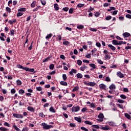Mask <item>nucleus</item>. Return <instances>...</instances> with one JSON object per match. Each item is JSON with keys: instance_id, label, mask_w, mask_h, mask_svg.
Instances as JSON below:
<instances>
[{"instance_id": "680f3d73", "label": "nucleus", "mask_w": 131, "mask_h": 131, "mask_svg": "<svg viewBox=\"0 0 131 131\" xmlns=\"http://www.w3.org/2000/svg\"><path fill=\"white\" fill-rule=\"evenodd\" d=\"M120 98H121V99H126V96H125V95L122 94L120 95Z\"/></svg>"}, {"instance_id": "4c0bfd02", "label": "nucleus", "mask_w": 131, "mask_h": 131, "mask_svg": "<svg viewBox=\"0 0 131 131\" xmlns=\"http://www.w3.org/2000/svg\"><path fill=\"white\" fill-rule=\"evenodd\" d=\"M83 28H84V27H83V25H80L79 26H77L78 29H83Z\"/></svg>"}, {"instance_id": "a211bd4d", "label": "nucleus", "mask_w": 131, "mask_h": 131, "mask_svg": "<svg viewBox=\"0 0 131 131\" xmlns=\"http://www.w3.org/2000/svg\"><path fill=\"white\" fill-rule=\"evenodd\" d=\"M105 60H110L111 59V56L110 54H106L104 56Z\"/></svg>"}, {"instance_id": "f257e3e1", "label": "nucleus", "mask_w": 131, "mask_h": 131, "mask_svg": "<svg viewBox=\"0 0 131 131\" xmlns=\"http://www.w3.org/2000/svg\"><path fill=\"white\" fill-rule=\"evenodd\" d=\"M17 68H19L20 69H23L26 71H29V72H33V71H34V69H30L27 67H23V66H21L20 64H17Z\"/></svg>"}, {"instance_id": "6ab92c4d", "label": "nucleus", "mask_w": 131, "mask_h": 131, "mask_svg": "<svg viewBox=\"0 0 131 131\" xmlns=\"http://www.w3.org/2000/svg\"><path fill=\"white\" fill-rule=\"evenodd\" d=\"M54 6L55 11H59V5H58V4H54Z\"/></svg>"}, {"instance_id": "a18cd8bd", "label": "nucleus", "mask_w": 131, "mask_h": 131, "mask_svg": "<svg viewBox=\"0 0 131 131\" xmlns=\"http://www.w3.org/2000/svg\"><path fill=\"white\" fill-rule=\"evenodd\" d=\"M39 116L40 117H43V118L46 117V116L43 114V113L42 112H41L39 114Z\"/></svg>"}, {"instance_id": "b1692460", "label": "nucleus", "mask_w": 131, "mask_h": 131, "mask_svg": "<svg viewBox=\"0 0 131 131\" xmlns=\"http://www.w3.org/2000/svg\"><path fill=\"white\" fill-rule=\"evenodd\" d=\"M124 116H125V117H126V118H127V119H130V118H131L130 116L128 114H127V113H125V114H124Z\"/></svg>"}, {"instance_id": "774afa93", "label": "nucleus", "mask_w": 131, "mask_h": 131, "mask_svg": "<svg viewBox=\"0 0 131 131\" xmlns=\"http://www.w3.org/2000/svg\"><path fill=\"white\" fill-rule=\"evenodd\" d=\"M11 94H15V93H16V90H15V89H11Z\"/></svg>"}, {"instance_id": "2eb2a0df", "label": "nucleus", "mask_w": 131, "mask_h": 131, "mask_svg": "<svg viewBox=\"0 0 131 131\" xmlns=\"http://www.w3.org/2000/svg\"><path fill=\"white\" fill-rule=\"evenodd\" d=\"M60 83L61 84V85H64V86H67V85H68V83L63 81H60Z\"/></svg>"}, {"instance_id": "a19ab883", "label": "nucleus", "mask_w": 131, "mask_h": 131, "mask_svg": "<svg viewBox=\"0 0 131 131\" xmlns=\"http://www.w3.org/2000/svg\"><path fill=\"white\" fill-rule=\"evenodd\" d=\"M6 11H7V12H8V13H11V8H10V7H7L6 8Z\"/></svg>"}, {"instance_id": "393cba45", "label": "nucleus", "mask_w": 131, "mask_h": 131, "mask_svg": "<svg viewBox=\"0 0 131 131\" xmlns=\"http://www.w3.org/2000/svg\"><path fill=\"white\" fill-rule=\"evenodd\" d=\"M89 65L90 67H92L93 69H96V68H97V66H96L94 63H90Z\"/></svg>"}, {"instance_id": "4d7b16f0", "label": "nucleus", "mask_w": 131, "mask_h": 131, "mask_svg": "<svg viewBox=\"0 0 131 131\" xmlns=\"http://www.w3.org/2000/svg\"><path fill=\"white\" fill-rule=\"evenodd\" d=\"M88 110H89L88 109L87 107H83L82 110H81V112H85V111H88Z\"/></svg>"}, {"instance_id": "052dcab7", "label": "nucleus", "mask_w": 131, "mask_h": 131, "mask_svg": "<svg viewBox=\"0 0 131 131\" xmlns=\"http://www.w3.org/2000/svg\"><path fill=\"white\" fill-rule=\"evenodd\" d=\"M117 105L119 107V108H120L121 109H123V105L121 104H118Z\"/></svg>"}, {"instance_id": "13d9d810", "label": "nucleus", "mask_w": 131, "mask_h": 131, "mask_svg": "<svg viewBox=\"0 0 131 131\" xmlns=\"http://www.w3.org/2000/svg\"><path fill=\"white\" fill-rule=\"evenodd\" d=\"M23 13L22 12H18L17 14V17H21V16H23Z\"/></svg>"}, {"instance_id": "49530a36", "label": "nucleus", "mask_w": 131, "mask_h": 131, "mask_svg": "<svg viewBox=\"0 0 131 131\" xmlns=\"http://www.w3.org/2000/svg\"><path fill=\"white\" fill-rule=\"evenodd\" d=\"M113 107L112 108V109L113 111H117V108H116V106L115 104H113Z\"/></svg>"}, {"instance_id": "f704fd0d", "label": "nucleus", "mask_w": 131, "mask_h": 131, "mask_svg": "<svg viewBox=\"0 0 131 131\" xmlns=\"http://www.w3.org/2000/svg\"><path fill=\"white\" fill-rule=\"evenodd\" d=\"M55 67V65L54 64L52 63L50 65L49 68L51 69V70H54V68Z\"/></svg>"}, {"instance_id": "39448f33", "label": "nucleus", "mask_w": 131, "mask_h": 131, "mask_svg": "<svg viewBox=\"0 0 131 131\" xmlns=\"http://www.w3.org/2000/svg\"><path fill=\"white\" fill-rule=\"evenodd\" d=\"M83 83L85 85H89L90 86H95V85H96V83L95 82L84 81Z\"/></svg>"}, {"instance_id": "e2e57ef3", "label": "nucleus", "mask_w": 131, "mask_h": 131, "mask_svg": "<svg viewBox=\"0 0 131 131\" xmlns=\"http://www.w3.org/2000/svg\"><path fill=\"white\" fill-rule=\"evenodd\" d=\"M103 53L104 54L105 56H106V55L109 54V52L106 50H104Z\"/></svg>"}, {"instance_id": "9d476101", "label": "nucleus", "mask_w": 131, "mask_h": 131, "mask_svg": "<svg viewBox=\"0 0 131 131\" xmlns=\"http://www.w3.org/2000/svg\"><path fill=\"white\" fill-rule=\"evenodd\" d=\"M99 88L100 89H101V90H106V85L104 84H100L99 85Z\"/></svg>"}, {"instance_id": "4468645a", "label": "nucleus", "mask_w": 131, "mask_h": 131, "mask_svg": "<svg viewBox=\"0 0 131 131\" xmlns=\"http://www.w3.org/2000/svg\"><path fill=\"white\" fill-rule=\"evenodd\" d=\"M49 111H50V112H52V113H56V110H55V108L53 106L50 107Z\"/></svg>"}, {"instance_id": "473e14b6", "label": "nucleus", "mask_w": 131, "mask_h": 131, "mask_svg": "<svg viewBox=\"0 0 131 131\" xmlns=\"http://www.w3.org/2000/svg\"><path fill=\"white\" fill-rule=\"evenodd\" d=\"M112 19V16L110 15H108L107 17H105V20L106 21H109V20H111Z\"/></svg>"}, {"instance_id": "ddd939ff", "label": "nucleus", "mask_w": 131, "mask_h": 131, "mask_svg": "<svg viewBox=\"0 0 131 131\" xmlns=\"http://www.w3.org/2000/svg\"><path fill=\"white\" fill-rule=\"evenodd\" d=\"M106 124H108L110 126H114L115 125L114 122H107Z\"/></svg>"}, {"instance_id": "7c9ffc66", "label": "nucleus", "mask_w": 131, "mask_h": 131, "mask_svg": "<svg viewBox=\"0 0 131 131\" xmlns=\"http://www.w3.org/2000/svg\"><path fill=\"white\" fill-rule=\"evenodd\" d=\"M51 60V57H47L45 59V60H43V63H45V62H48Z\"/></svg>"}, {"instance_id": "de8ad7c7", "label": "nucleus", "mask_w": 131, "mask_h": 131, "mask_svg": "<svg viewBox=\"0 0 131 131\" xmlns=\"http://www.w3.org/2000/svg\"><path fill=\"white\" fill-rule=\"evenodd\" d=\"M84 6V4H78L77 5V8H82V7H83Z\"/></svg>"}, {"instance_id": "79ce46f5", "label": "nucleus", "mask_w": 131, "mask_h": 131, "mask_svg": "<svg viewBox=\"0 0 131 131\" xmlns=\"http://www.w3.org/2000/svg\"><path fill=\"white\" fill-rule=\"evenodd\" d=\"M36 4V2L35 1H34L31 4V7L32 8H34L35 7V5Z\"/></svg>"}, {"instance_id": "6e6d98bb", "label": "nucleus", "mask_w": 131, "mask_h": 131, "mask_svg": "<svg viewBox=\"0 0 131 131\" xmlns=\"http://www.w3.org/2000/svg\"><path fill=\"white\" fill-rule=\"evenodd\" d=\"M94 10H95V9L94 8L90 7L89 10H88V12L91 13V12L94 11Z\"/></svg>"}, {"instance_id": "3c124183", "label": "nucleus", "mask_w": 131, "mask_h": 131, "mask_svg": "<svg viewBox=\"0 0 131 131\" xmlns=\"http://www.w3.org/2000/svg\"><path fill=\"white\" fill-rule=\"evenodd\" d=\"M92 127H94V128L99 129V128H100V126H99L98 125H93Z\"/></svg>"}, {"instance_id": "9b49d317", "label": "nucleus", "mask_w": 131, "mask_h": 131, "mask_svg": "<svg viewBox=\"0 0 131 131\" xmlns=\"http://www.w3.org/2000/svg\"><path fill=\"white\" fill-rule=\"evenodd\" d=\"M123 36H124V37H129V36H130V34L127 32H125L123 33Z\"/></svg>"}, {"instance_id": "f03ea898", "label": "nucleus", "mask_w": 131, "mask_h": 131, "mask_svg": "<svg viewBox=\"0 0 131 131\" xmlns=\"http://www.w3.org/2000/svg\"><path fill=\"white\" fill-rule=\"evenodd\" d=\"M41 125L43 126L44 129H50V128H53V127H54V126L52 125H48L46 124V123H42Z\"/></svg>"}, {"instance_id": "c03bdc74", "label": "nucleus", "mask_w": 131, "mask_h": 131, "mask_svg": "<svg viewBox=\"0 0 131 131\" xmlns=\"http://www.w3.org/2000/svg\"><path fill=\"white\" fill-rule=\"evenodd\" d=\"M89 106H90L91 108H96V105L94 103H91Z\"/></svg>"}, {"instance_id": "a878e982", "label": "nucleus", "mask_w": 131, "mask_h": 131, "mask_svg": "<svg viewBox=\"0 0 131 131\" xmlns=\"http://www.w3.org/2000/svg\"><path fill=\"white\" fill-rule=\"evenodd\" d=\"M16 22H17V20L16 19H14V20H9L8 21V23H9V24H14V23H16Z\"/></svg>"}, {"instance_id": "cd10ccee", "label": "nucleus", "mask_w": 131, "mask_h": 131, "mask_svg": "<svg viewBox=\"0 0 131 131\" xmlns=\"http://www.w3.org/2000/svg\"><path fill=\"white\" fill-rule=\"evenodd\" d=\"M62 78L64 81H66V80H67V76L66 75V74H63L62 75Z\"/></svg>"}, {"instance_id": "4be33fe9", "label": "nucleus", "mask_w": 131, "mask_h": 131, "mask_svg": "<svg viewBox=\"0 0 131 131\" xmlns=\"http://www.w3.org/2000/svg\"><path fill=\"white\" fill-rule=\"evenodd\" d=\"M26 8H21L18 9V12H26Z\"/></svg>"}, {"instance_id": "0e129e2a", "label": "nucleus", "mask_w": 131, "mask_h": 131, "mask_svg": "<svg viewBox=\"0 0 131 131\" xmlns=\"http://www.w3.org/2000/svg\"><path fill=\"white\" fill-rule=\"evenodd\" d=\"M105 81H107V82L111 81V79L109 78V77H106L105 78Z\"/></svg>"}, {"instance_id": "f3484780", "label": "nucleus", "mask_w": 131, "mask_h": 131, "mask_svg": "<svg viewBox=\"0 0 131 131\" xmlns=\"http://www.w3.org/2000/svg\"><path fill=\"white\" fill-rule=\"evenodd\" d=\"M88 67L85 66V65L83 64L82 67H80V70L81 71H84L85 69H86Z\"/></svg>"}, {"instance_id": "7ed1b4c3", "label": "nucleus", "mask_w": 131, "mask_h": 131, "mask_svg": "<svg viewBox=\"0 0 131 131\" xmlns=\"http://www.w3.org/2000/svg\"><path fill=\"white\" fill-rule=\"evenodd\" d=\"M98 119H97V121H99L100 122H103L104 121V114L103 113H100L99 114Z\"/></svg>"}, {"instance_id": "c85d7f7f", "label": "nucleus", "mask_w": 131, "mask_h": 131, "mask_svg": "<svg viewBox=\"0 0 131 131\" xmlns=\"http://www.w3.org/2000/svg\"><path fill=\"white\" fill-rule=\"evenodd\" d=\"M77 78H82L83 76H82V74L80 73H78L76 75Z\"/></svg>"}, {"instance_id": "ea45409f", "label": "nucleus", "mask_w": 131, "mask_h": 131, "mask_svg": "<svg viewBox=\"0 0 131 131\" xmlns=\"http://www.w3.org/2000/svg\"><path fill=\"white\" fill-rule=\"evenodd\" d=\"M13 127L14 128V129H15V130L16 131H21V130L20 129V128H18V127H17V126L16 125H14L13 126Z\"/></svg>"}, {"instance_id": "c756f323", "label": "nucleus", "mask_w": 131, "mask_h": 131, "mask_svg": "<svg viewBox=\"0 0 131 131\" xmlns=\"http://www.w3.org/2000/svg\"><path fill=\"white\" fill-rule=\"evenodd\" d=\"M52 34H49L46 36V39H50V38H51V37H52Z\"/></svg>"}, {"instance_id": "37998d69", "label": "nucleus", "mask_w": 131, "mask_h": 131, "mask_svg": "<svg viewBox=\"0 0 131 131\" xmlns=\"http://www.w3.org/2000/svg\"><path fill=\"white\" fill-rule=\"evenodd\" d=\"M78 89H79V88H78V86H75L74 88V89L72 90V92H76V91H78Z\"/></svg>"}, {"instance_id": "dca6fc26", "label": "nucleus", "mask_w": 131, "mask_h": 131, "mask_svg": "<svg viewBox=\"0 0 131 131\" xmlns=\"http://www.w3.org/2000/svg\"><path fill=\"white\" fill-rule=\"evenodd\" d=\"M27 109L29 111H30L31 112H34V108H33V107L28 106Z\"/></svg>"}, {"instance_id": "c9c22d12", "label": "nucleus", "mask_w": 131, "mask_h": 131, "mask_svg": "<svg viewBox=\"0 0 131 131\" xmlns=\"http://www.w3.org/2000/svg\"><path fill=\"white\" fill-rule=\"evenodd\" d=\"M19 94H20V95H23V94H24V93H25V91H24V90L20 89L18 91Z\"/></svg>"}, {"instance_id": "aec40b11", "label": "nucleus", "mask_w": 131, "mask_h": 131, "mask_svg": "<svg viewBox=\"0 0 131 131\" xmlns=\"http://www.w3.org/2000/svg\"><path fill=\"white\" fill-rule=\"evenodd\" d=\"M75 120H76V121H77L78 122H81V118H79V117H75L74 118Z\"/></svg>"}, {"instance_id": "bf43d9fd", "label": "nucleus", "mask_w": 131, "mask_h": 131, "mask_svg": "<svg viewBox=\"0 0 131 131\" xmlns=\"http://www.w3.org/2000/svg\"><path fill=\"white\" fill-rule=\"evenodd\" d=\"M41 3L43 6H46V4H47V2H46V1L43 0H41Z\"/></svg>"}, {"instance_id": "5fc2aeb1", "label": "nucleus", "mask_w": 131, "mask_h": 131, "mask_svg": "<svg viewBox=\"0 0 131 131\" xmlns=\"http://www.w3.org/2000/svg\"><path fill=\"white\" fill-rule=\"evenodd\" d=\"M36 89L37 90V91H38L39 92L42 91V88H41V87L40 86L36 87Z\"/></svg>"}, {"instance_id": "423d86ee", "label": "nucleus", "mask_w": 131, "mask_h": 131, "mask_svg": "<svg viewBox=\"0 0 131 131\" xmlns=\"http://www.w3.org/2000/svg\"><path fill=\"white\" fill-rule=\"evenodd\" d=\"M13 117H15V118H18L19 119H22L23 118V116L21 114H13Z\"/></svg>"}, {"instance_id": "bb28decb", "label": "nucleus", "mask_w": 131, "mask_h": 131, "mask_svg": "<svg viewBox=\"0 0 131 131\" xmlns=\"http://www.w3.org/2000/svg\"><path fill=\"white\" fill-rule=\"evenodd\" d=\"M113 45H114L115 46H118V41L117 40H113L112 41Z\"/></svg>"}, {"instance_id": "8fccbe9b", "label": "nucleus", "mask_w": 131, "mask_h": 131, "mask_svg": "<svg viewBox=\"0 0 131 131\" xmlns=\"http://www.w3.org/2000/svg\"><path fill=\"white\" fill-rule=\"evenodd\" d=\"M39 9H40V6H37L36 8L33 10V12H36Z\"/></svg>"}, {"instance_id": "5701e85b", "label": "nucleus", "mask_w": 131, "mask_h": 131, "mask_svg": "<svg viewBox=\"0 0 131 131\" xmlns=\"http://www.w3.org/2000/svg\"><path fill=\"white\" fill-rule=\"evenodd\" d=\"M0 130L1 131H8L9 129L5 127H0Z\"/></svg>"}, {"instance_id": "e433bc0d", "label": "nucleus", "mask_w": 131, "mask_h": 131, "mask_svg": "<svg viewBox=\"0 0 131 131\" xmlns=\"http://www.w3.org/2000/svg\"><path fill=\"white\" fill-rule=\"evenodd\" d=\"M16 83L17 85H21V84H22V82L20 80H17L16 81Z\"/></svg>"}, {"instance_id": "603ef678", "label": "nucleus", "mask_w": 131, "mask_h": 131, "mask_svg": "<svg viewBox=\"0 0 131 131\" xmlns=\"http://www.w3.org/2000/svg\"><path fill=\"white\" fill-rule=\"evenodd\" d=\"M4 125L5 126H8V127H10V124H9V123L7 122H5L4 123Z\"/></svg>"}, {"instance_id": "20e7f679", "label": "nucleus", "mask_w": 131, "mask_h": 131, "mask_svg": "<svg viewBox=\"0 0 131 131\" xmlns=\"http://www.w3.org/2000/svg\"><path fill=\"white\" fill-rule=\"evenodd\" d=\"M80 110L79 105L74 106L72 107V112H78Z\"/></svg>"}, {"instance_id": "0eeeda50", "label": "nucleus", "mask_w": 131, "mask_h": 131, "mask_svg": "<svg viewBox=\"0 0 131 131\" xmlns=\"http://www.w3.org/2000/svg\"><path fill=\"white\" fill-rule=\"evenodd\" d=\"M100 128L103 130H110V129H111V127H109L108 125H105V126H101Z\"/></svg>"}, {"instance_id": "864d4df0", "label": "nucleus", "mask_w": 131, "mask_h": 131, "mask_svg": "<svg viewBox=\"0 0 131 131\" xmlns=\"http://www.w3.org/2000/svg\"><path fill=\"white\" fill-rule=\"evenodd\" d=\"M81 129H82V130H84V131H89V129L83 126H82L80 127Z\"/></svg>"}, {"instance_id": "69168bd1", "label": "nucleus", "mask_w": 131, "mask_h": 131, "mask_svg": "<svg viewBox=\"0 0 131 131\" xmlns=\"http://www.w3.org/2000/svg\"><path fill=\"white\" fill-rule=\"evenodd\" d=\"M118 103H124V101H123L122 99H118Z\"/></svg>"}, {"instance_id": "f8f14e48", "label": "nucleus", "mask_w": 131, "mask_h": 131, "mask_svg": "<svg viewBox=\"0 0 131 131\" xmlns=\"http://www.w3.org/2000/svg\"><path fill=\"white\" fill-rule=\"evenodd\" d=\"M108 48H110V49L112 50V51H115L116 50V48L115 47L113 46L112 45H108Z\"/></svg>"}, {"instance_id": "338daca9", "label": "nucleus", "mask_w": 131, "mask_h": 131, "mask_svg": "<svg viewBox=\"0 0 131 131\" xmlns=\"http://www.w3.org/2000/svg\"><path fill=\"white\" fill-rule=\"evenodd\" d=\"M90 30L91 31H93V32H96V31H97V29H96V28H90Z\"/></svg>"}, {"instance_id": "58836bf2", "label": "nucleus", "mask_w": 131, "mask_h": 131, "mask_svg": "<svg viewBox=\"0 0 131 131\" xmlns=\"http://www.w3.org/2000/svg\"><path fill=\"white\" fill-rule=\"evenodd\" d=\"M114 10H115V7H111L110 8V9H108L107 11H108V12H111V11H113Z\"/></svg>"}, {"instance_id": "2f4dec72", "label": "nucleus", "mask_w": 131, "mask_h": 131, "mask_svg": "<svg viewBox=\"0 0 131 131\" xmlns=\"http://www.w3.org/2000/svg\"><path fill=\"white\" fill-rule=\"evenodd\" d=\"M63 45L64 46H69V45H70V42L68 41H64L63 42Z\"/></svg>"}, {"instance_id": "412c9836", "label": "nucleus", "mask_w": 131, "mask_h": 131, "mask_svg": "<svg viewBox=\"0 0 131 131\" xmlns=\"http://www.w3.org/2000/svg\"><path fill=\"white\" fill-rule=\"evenodd\" d=\"M84 123L85 124H89V125H93V122L90 121H88V120H86V121H84Z\"/></svg>"}, {"instance_id": "6e6552de", "label": "nucleus", "mask_w": 131, "mask_h": 131, "mask_svg": "<svg viewBox=\"0 0 131 131\" xmlns=\"http://www.w3.org/2000/svg\"><path fill=\"white\" fill-rule=\"evenodd\" d=\"M117 75L118 76V77H120V78L124 77V75H123V74H122L120 71H119L117 73Z\"/></svg>"}, {"instance_id": "1a4fd4ad", "label": "nucleus", "mask_w": 131, "mask_h": 131, "mask_svg": "<svg viewBox=\"0 0 131 131\" xmlns=\"http://www.w3.org/2000/svg\"><path fill=\"white\" fill-rule=\"evenodd\" d=\"M109 89L111 90H116V86H115V84H112L110 86Z\"/></svg>"}, {"instance_id": "72a5a7b5", "label": "nucleus", "mask_w": 131, "mask_h": 131, "mask_svg": "<svg viewBox=\"0 0 131 131\" xmlns=\"http://www.w3.org/2000/svg\"><path fill=\"white\" fill-rule=\"evenodd\" d=\"M77 63L79 66H81V64H82V61L81 60L79 59L77 60Z\"/></svg>"}, {"instance_id": "09e8293b", "label": "nucleus", "mask_w": 131, "mask_h": 131, "mask_svg": "<svg viewBox=\"0 0 131 131\" xmlns=\"http://www.w3.org/2000/svg\"><path fill=\"white\" fill-rule=\"evenodd\" d=\"M14 34H15V31L14 30H10V35L13 36H14Z\"/></svg>"}]
</instances>
